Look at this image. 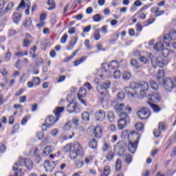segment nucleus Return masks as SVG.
Returning a JSON list of instances; mask_svg holds the SVG:
<instances>
[{"instance_id":"38","label":"nucleus","mask_w":176,"mask_h":176,"mask_svg":"<svg viewBox=\"0 0 176 176\" xmlns=\"http://www.w3.org/2000/svg\"><path fill=\"white\" fill-rule=\"evenodd\" d=\"M123 159H124L126 163L129 164V163H131V161L133 160V157L130 155H124Z\"/></svg>"},{"instance_id":"46","label":"nucleus","mask_w":176,"mask_h":176,"mask_svg":"<svg viewBox=\"0 0 176 176\" xmlns=\"http://www.w3.org/2000/svg\"><path fill=\"white\" fill-rule=\"evenodd\" d=\"M122 76V73L120 71L117 70L113 72V78L114 79H119Z\"/></svg>"},{"instance_id":"8","label":"nucleus","mask_w":176,"mask_h":176,"mask_svg":"<svg viewBox=\"0 0 176 176\" xmlns=\"http://www.w3.org/2000/svg\"><path fill=\"white\" fill-rule=\"evenodd\" d=\"M164 83V89L166 91H171L173 90V87H174V82L171 80V78H166L163 80Z\"/></svg>"},{"instance_id":"20","label":"nucleus","mask_w":176,"mask_h":176,"mask_svg":"<svg viewBox=\"0 0 176 176\" xmlns=\"http://www.w3.org/2000/svg\"><path fill=\"white\" fill-rule=\"evenodd\" d=\"M76 42H78V36L72 37L69 45L67 47V50H71V49H74V46L76 45Z\"/></svg>"},{"instance_id":"25","label":"nucleus","mask_w":176,"mask_h":176,"mask_svg":"<svg viewBox=\"0 0 176 176\" xmlns=\"http://www.w3.org/2000/svg\"><path fill=\"white\" fill-rule=\"evenodd\" d=\"M119 116L120 118V120L130 122V116H129V114H127V113L122 111L120 113Z\"/></svg>"},{"instance_id":"45","label":"nucleus","mask_w":176,"mask_h":176,"mask_svg":"<svg viewBox=\"0 0 176 176\" xmlns=\"http://www.w3.org/2000/svg\"><path fill=\"white\" fill-rule=\"evenodd\" d=\"M104 18L101 17V15H100V14H97L94 15L93 17L94 21H96V23L101 21Z\"/></svg>"},{"instance_id":"39","label":"nucleus","mask_w":176,"mask_h":176,"mask_svg":"<svg viewBox=\"0 0 176 176\" xmlns=\"http://www.w3.org/2000/svg\"><path fill=\"white\" fill-rule=\"evenodd\" d=\"M31 24H32V21L31 20V18H28L23 22V27H26L27 28H28V27H30Z\"/></svg>"},{"instance_id":"63","label":"nucleus","mask_w":176,"mask_h":176,"mask_svg":"<svg viewBox=\"0 0 176 176\" xmlns=\"http://www.w3.org/2000/svg\"><path fill=\"white\" fill-rule=\"evenodd\" d=\"M118 98H119V100H124V93L119 92L118 94Z\"/></svg>"},{"instance_id":"47","label":"nucleus","mask_w":176,"mask_h":176,"mask_svg":"<svg viewBox=\"0 0 176 176\" xmlns=\"http://www.w3.org/2000/svg\"><path fill=\"white\" fill-rule=\"evenodd\" d=\"M138 60L140 61V63H143V64H148V63H149V60H148V58H146L145 56H141L138 58Z\"/></svg>"},{"instance_id":"24","label":"nucleus","mask_w":176,"mask_h":176,"mask_svg":"<svg viewBox=\"0 0 176 176\" xmlns=\"http://www.w3.org/2000/svg\"><path fill=\"white\" fill-rule=\"evenodd\" d=\"M12 17L13 21L15 23V24H17L21 21V14L20 13L14 12Z\"/></svg>"},{"instance_id":"10","label":"nucleus","mask_w":176,"mask_h":176,"mask_svg":"<svg viewBox=\"0 0 176 176\" xmlns=\"http://www.w3.org/2000/svg\"><path fill=\"white\" fill-rule=\"evenodd\" d=\"M56 164H57L56 162L54 161H45L44 162V168L46 171H52L54 170V167H56Z\"/></svg>"},{"instance_id":"19","label":"nucleus","mask_w":176,"mask_h":176,"mask_svg":"<svg viewBox=\"0 0 176 176\" xmlns=\"http://www.w3.org/2000/svg\"><path fill=\"white\" fill-rule=\"evenodd\" d=\"M130 121H126L125 120H119L118 121V127L119 130H123V129L126 128V126H127V123H129Z\"/></svg>"},{"instance_id":"18","label":"nucleus","mask_w":176,"mask_h":176,"mask_svg":"<svg viewBox=\"0 0 176 176\" xmlns=\"http://www.w3.org/2000/svg\"><path fill=\"white\" fill-rule=\"evenodd\" d=\"M94 134L96 138H101L102 135V129H101V127L100 126H97L96 127H95L94 130Z\"/></svg>"},{"instance_id":"55","label":"nucleus","mask_w":176,"mask_h":176,"mask_svg":"<svg viewBox=\"0 0 176 176\" xmlns=\"http://www.w3.org/2000/svg\"><path fill=\"white\" fill-rule=\"evenodd\" d=\"M21 8H25V1H24V0H21L19 6L16 8V10H19V9H21Z\"/></svg>"},{"instance_id":"60","label":"nucleus","mask_w":176,"mask_h":176,"mask_svg":"<svg viewBox=\"0 0 176 176\" xmlns=\"http://www.w3.org/2000/svg\"><path fill=\"white\" fill-rule=\"evenodd\" d=\"M64 130H69V129H71V121H69L68 122H67L64 127H63Z\"/></svg>"},{"instance_id":"41","label":"nucleus","mask_w":176,"mask_h":176,"mask_svg":"<svg viewBox=\"0 0 176 176\" xmlns=\"http://www.w3.org/2000/svg\"><path fill=\"white\" fill-rule=\"evenodd\" d=\"M50 153H52V146H47L44 148L43 154L47 156L48 155H50Z\"/></svg>"},{"instance_id":"29","label":"nucleus","mask_w":176,"mask_h":176,"mask_svg":"<svg viewBox=\"0 0 176 176\" xmlns=\"http://www.w3.org/2000/svg\"><path fill=\"white\" fill-rule=\"evenodd\" d=\"M47 5L50 6V8H48V10H53V9H56V3L54 2V0H48Z\"/></svg>"},{"instance_id":"40","label":"nucleus","mask_w":176,"mask_h":176,"mask_svg":"<svg viewBox=\"0 0 176 176\" xmlns=\"http://www.w3.org/2000/svg\"><path fill=\"white\" fill-rule=\"evenodd\" d=\"M149 84L153 90H158L159 85H157V82L155 81H150Z\"/></svg>"},{"instance_id":"62","label":"nucleus","mask_w":176,"mask_h":176,"mask_svg":"<svg viewBox=\"0 0 176 176\" xmlns=\"http://www.w3.org/2000/svg\"><path fill=\"white\" fill-rule=\"evenodd\" d=\"M36 137H37L38 140H43V137H44L43 133L37 132Z\"/></svg>"},{"instance_id":"21","label":"nucleus","mask_w":176,"mask_h":176,"mask_svg":"<svg viewBox=\"0 0 176 176\" xmlns=\"http://www.w3.org/2000/svg\"><path fill=\"white\" fill-rule=\"evenodd\" d=\"M130 64L132 67H134V68H135L136 69H140V68L142 67L141 63H140L139 61L137 60V59H132L130 61Z\"/></svg>"},{"instance_id":"53","label":"nucleus","mask_w":176,"mask_h":176,"mask_svg":"<svg viewBox=\"0 0 176 176\" xmlns=\"http://www.w3.org/2000/svg\"><path fill=\"white\" fill-rule=\"evenodd\" d=\"M33 82L34 85L38 86V85H41V78H39V77H34L33 78Z\"/></svg>"},{"instance_id":"22","label":"nucleus","mask_w":176,"mask_h":176,"mask_svg":"<svg viewBox=\"0 0 176 176\" xmlns=\"http://www.w3.org/2000/svg\"><path fill=\"white\" fill-rule=\"evenodd\" d=\"M115 151H118L119 156H122L124 152V147L120 144H117L115 146Z\"/></svg>"},{"instance_id":"49","label":"nucleus","mask_w":176,"mask_h":176,"mask_svg":"<svg viewBox=\"0 0 176 176\" xmlns=\"http://www.w3.org/2000/svg\"><path fill=\"white\" fill-rule=\"evenodd\" d=\"M71 123L74 124V126H79V118L78 117H73Z\"/></svg>"},{"instance_id":"48","label":"nucleus","mask_w":176,"mask_h":176,"mask_svg":"<svg viewBox=\"0 0 176 176\" xmlns=\"http://www.w3.org/2000/svg\"><path fill=\"white\" fill-rule=\"evenodd\" d=\"M143 127L144 124L141 122H138L135 125V128L136 129V130H138V131H141Z\"/></svg>"},{"instance_id":"17","label":"nucleus","mask_w":176,"mask_h":176,"mask_svg":"<svg viewBox=\"0 0 176 176\" xmlns=\"http://www.w3.org/2000/svg\"><path fill=\"white\" fill-rule=\"evenodd\" d=\"M151 13H155V17H159V16H162V14H164V10H160L159 7H153L151 9Z\"/></svg>"},{"instance_id":"37","label":"nucleus","mask_w":176,"mask_h":176,"mask_svg":"<svg viewBox=\"0 0 176 176\" xmlns=\"http://www.w3.org/2000/svg\"><path fill=\"white\" fill-rule=\"evenodd\" d=\"M114 156H115V154H113L112 151H109L106 155L107 160L108 162H112Z\"/></svg>"},{"instance_id":"30","label":"nucleus","mask_w":176,"mask_h":176,"mask_svg":"<svg viewBox=\"0 0 176 176\" xmlns=\"http://www.w3.org/2000/svg\"><path fill=\"white\" fill-rule=\"evenodd\" d=\"M163 47H164V45L162 43H157L154 45V50H155L156 52H161V50H163Z\"/></svg>"},{"instance_id":"50","label":"nucleus","mask_w":176,"mask_h":176,"mask_svg":"<svg viewBox=\"0 0 176 176\" xmlns=\"http://www.w3.org/2000/svg\"><path fill=\"white\" fill-rule=\"evenodd\" d=\"M43 64V59L42 58H38L36 60V67H41Z\"/></svg>"},{"instance_id":"58","label":"nucleus","mask_w":176,"mask_h":176,"mask_svg":"<svg viewBox=\"0 0 176 176\" xmlns=\"http://www.w3.org/2000/svg\"><path fill=\"white\" fill-rule=\"evenodd\" d=\"M72 148V146H71V145L69 144H67L64 148H63V151L64 152H71V148Z\"/></svg>"},{"instance_id":"59","label":"nucleus","mask_w":176,"mask_h":176,"mask_svg":"<svg viewBox=\"0 0 176 176\" xmlns=\"http://www.w3.org/2000/svg\"><path fill=\"white\" fill-rule=\"evenodd\" d=\"M67 39H68V34H65L61 38L60 42L62 43H65V42H67Z\"/></svg>"},{"instance_id":"28","label":"nucleus","mask_w":176,"mask_h":176,"mask_svg":"<svg viewBox=\"0 0 176 176\" xmlns=\"http://www.w3.org/2000/svg\"><path fill=\"white\" fill-rule=\"evenodd\" d=\"M123 108H124V103L117 104L116 106H114V109L117 113L122 112V111H123Z\"/></svg>"},{"instance_id":"7","label":"nucleus","mask_w":176,"mask_h":176,"mask_svg":"<svg viewBox=\"0 0 176 176\" xmlns=\"http://www.w3.org/2000/svg\"><path fill=\"white\" fill-rule=\"evenodd\" d=\"M166 41H176V30H172L168 34H166L164 36V42L166 46H170V43Z\"/></svg>"},{"instance_id":"64","label":"nucleus","mask_w":176,"mask_h":176,"mask_svg":"<svg viewBox=\"0 0 176 176\" xmlns=\"http://www.w3.org/2000/svg\"><path fill=\"white\" fill-rule=\"evenodd\" d=\"M158 129L159 130H166V127L164 126V122H160Z\"/></svg>"},{"instance_id":"11","label":"nucleus","mask_w":176,"mask_h":176,"mask_svg":"<svg viewBox=\"0 0 176 176\" xmlns=\"http://www.w3.org/2000/svg\"><path fill=\"white\" fill-rule=\"evenodd\" d=\"M152 67L155 69H156V67L163 68V67H164V63L163 62L162 57H158L156 58L155 60H152Z\"/></svg>"},{"instance_id":"52","label":"nucleus","mask_w":176,"mask_h":176,"mask_svg":"<svg viewBox=\"0 0 176 176\" xmlns=\"http://www.w3.org/2000/svg\"><path fill=\"white\" fill-rule=\"evenodd\" d=\"M102 86L104 90H107V89H109V87H111V82L108 81L107 82H104L102 84Z\"/></svg>"},{"instance_id":"27","label":"nucleus","mask_w":176,"mask_h":176,"mask_svg":"<svg viewBox=\"0 0 176 176\" xmlns=\"http://www.w3.org/2000/svg\"><path fill=\"white\" fill-rule=\"evenodd\" d=\"M137 144H138L137 142H130L129 145V149L130 152H132V153H134V152H135V149H137Z\"/></svg>"},{"instance_id":"57","label":"nucleus","mask_w":176,"mask_h":176,"mask_svg":"<svg viewBox=\"0 0 176 176\" xmlns=\"http://www.w3.org/2000/svg\"><path fill=\"white\" fill-rule=\"evenodd\" d=\"M153 135L155 137V138H158V137H160V129L154 130Z\"/></svg>"},{"instance_id":"26","label":"nucleus","mask_w":176,"mask_h":176,"mask_svg":"<svg viewBox=\"0 0 176 176\" xmlns=\"http://www.w3.org/2000/svg\"><path fill=\"white\" fill-rule=\"evenodd\" d=\"M64 107H57L55 110H54V113L56 118L60 119V113L64 111Z\"/></svg>"},{"instance_id":"34","label":"nucleus","mask_w":176,"mask_h":176,"mask_svg":"<svg viewBox=\"0 0 176 176\" xmlns=\"http://www.w3.org/2000/svg\"><path fill=\"white\" fill-rule=\"evenodd\" d=\"M78 156H79V153L75 151V150L69 151L70 159L75 160Z\"/></svg>"},{"instance_id":"44","label":"nucleus","mask_w":176,"mask_h":176,"mask_svg":"<svg viewBox=\"0 0 176 176\" xmlns=\"http://www.w3.org/2000/svg\"><path fill=\"white\" fill-rule=\"evenodd\" d=\"M89 146L91 149H96V148H97V140H96V139H93L89 142Z\"/></svg>"},{"instance_id":"6","label":"nucleus","mask_w":176,"mask_h":176,"mask_svg":"<svg viewBox=\"0 0 176 176\" xmlns=\"http://www.w3.org/2000/svg\"><path fill=\"white\" fill-rule=\"evenodd\" d=\"M116 68H119V63L116 60H112L110 65L108 63H102L101 71L107 72L109 69H116Z\"/></svg>"},{"instance_id":"32","label":"nucleus","mask_w":176,"mask_h":176,"mask_svg":"<svg viewBox=\"0 0 176 176\" xmlns=\"http://www.w3.org/2000/svg\"><path fill=\"white\" fill-rule=\"evenodd\" d=\"M131 78V73L129 72H124L122 73L123 80H129Z\"/></svg>"},{"instance_id":"2","label":"nucleus","mask_w":176,"mask_h":176,"mask_svg":"<svg viewBox=\"0 0 176 176\" xmlns=\"http://www.w3.org/2000/svg\"><path fill=\"white\" fill-rule=\"evenodd\" d=\"M14 166H16L17 168L23 167V166H25L27 170H32V167H34V163L29 158H19L18 161L14 164Z\"/></svg>"},{"instance_id":"13","label":"nucleus","mask_w":176,"mask_h":176,"mask_svg":"<svg viewBox=\"0 0 176 176\" xmlns=\"http://www.w3.org/2000/svg\"><path fill=\"white\" fill-rule=\"evenodd\" d=\"M96 120L102 122L105 119V111L104 110H99L95 113Z\"/></svg>"},{"instance_id":"42","label":"nucleus","mask_w":176,"mask_h":176,"mask_svg":"<svg viewBox=\"0 0 176 176\" xmlns=\"http://www.w3.org/2000/svg\"><path fill=\"white\" fill-rule=\"evenodd\" d=\"M100 29H96L94 32V39L95 41H100V38H101V36H100Z\"/></svg>"},{"instance_id":"43","label":"nucleus","mask_w":176,"mask_h":176,"mask_svg":"<svg viewBox=\"0 0 176 176\" xmlns=\"http://www.w3.org/2000/svg\"><path fill=\"white\" fill-rule=\"evenodd\" d=\"M163 78H164V71H163V69H160L157 75V78L158 80H160V79H163Z\"/></svg>"},{"instance_id":"14","label":"nucleus","mask_w":176,"mask_h":176,"mask_svg":"<svg viewBox=\"0 0 176 176\" xmlns=\"http://www.w3.org/2000/svg\"><path fill=\"white\" fill-rule=\"evenodd\" d=\"M56 122H58V118H55L54 116H50L45 120V123L47 124V127H50L52 124H54V123H56Z\"/></svg>"},{"instance_id":"9","label":"nucleus","mask_w":176,"mask_h":176,"mask_svg":"<svg viewBox=\"0 0 176 176\" xmlns=\"http://www.w3.org/2000/svg\"><path fill=\"white\" fill-rule=\"evenodd\" d=\"M147 98L151 102H159L162 100V96L159 92H153L148 95Z\"/></svg>"},{"instance_id":"51","label":"nucleus","mask_w":176,"mask_h":176,"mask_svg":"<svg viewBox=\"0 0 176 176\" xmlns=\"http://www.w3.org/2000/svg\"><path fill=\"white\" fill-rule=\"evenodd\" d=\"M37 153H38V148H35V150L34 151V155H36V156L37 163H41V155H37Z\"/></svg>"},{"instance_id":"31","label":"nucleus","mask_w":176,"mask_h":176,"mask_svg":"<svg viewBox=\"0 0 176 176\" xmlns=\"http://www.w3.org/2000/svg\"><path fill=\"white\" fill-rule=\"evenodd\" d=\"M120 170H122V160L118 158L116 162V171H120Z\"/></svg>"},{"instance_id":"5","label":"nucleus","mask_w":176,"mask_h":176,"mask_svg":"<svg viewBox=\"0 0 176 176\" xmlns=\"http://www.w3.org/2000/svg\"><path fill=\"white\" fill-rule=\"evenodd\" d=\"M138 82H131L129 87H126L124 88L125 93L129 96V97H134V90H137Z\"/></svg>"},{"instance_id":"3","label":"nucleus","mask_w":176,"mask_h":176,"mask_svg":"<svg viewBox=\"0 0 176 176\" xmlns=\"http://www.w3.org/2000/svg\"><path fill=\"white\" fill-rule=\"evenodd\" d=\"M8 1L9 0H0V17L1 16H3V14H6L9 10H12V8L14 6L13 2H10L3 10V7Z\"/></svg>"},{"instance_id":"35","label":"nucleus","mask_w":176,"mask_h":176,"mask_svg":"<svg viewBox=\"0 0 176 176\" xmlns=\"http://www.w3.org/2000/svg\"><path fill=\"white\" fill-rule=\"evenodd\" d=\"M82 120H87V122H89V120H90V114L89 113V112L85 111L82 113Z\"/></svg>"},{"instance_id":"23","label":"nucleus","mask_w":176,"mask_h":176,"mask_svg":"<svg viewBox=\"0 0 176 176\" xmlns=\"http://www.w3.org/2000/svg\"><path fill=\"white\" fill-rule=\"evenodd\" d=\"M147 104L150 105V107L152 108V109L154 111V112H160L162 111V109L159 107V105L153 104L149 101H147Z\"/></svg>"},{"instance_id":"16","label":"nucleus","mask_w":176,"mask_h":176,"mask_svg":"<svg viewBox=\"0 0 176 176\" xmlns=\"http://www.w3.org/2000/svg\"><path fill=\"white\" fill-rule=\"evenodd\" d=\"M74 149L78 153V155L82 156V155H83V148H82L80 143L76 142L74 144Z\"/></svg>"},{"instance_id":"56","label":"nucleus","mask_w":176,"mask_h":176,"mask_svg":"<svg viewBox=\"0 0 176 176\" xmlns=\"http://www.w3.org/2000/svg\"><path fill=\"white\" fill-rule=\"evenodd\" d=\"M132 54H133V56H135V57H140L141 56V51L136 50L133 51Z\"/></svg>"},{"instance_id":"12","label":"nucleus","mask_w":176,"mask_h":176,"mask_svg":"<svg viewBox=\"0 0 176 176\" xmlns=\"http://www.w3.org/2000/svg\"><path fill=\"white\" fill-rule=\"evenodd\" d=\"M76 109H78V104L75 102H70L67 107V111L69 113L76 112Z\"/></svg>"},{"instance_id":"1","label":"nucleus","mask_w":176,"mask_h":176,"mask_svg":"<svg viewBox=\"0 0 176 176\" xmlns=\"http://www.w3.org/2000/svg\"><path fill=\"white\" fill-rule=\"evenodd\" d=\"M140 89V98H145L148 96V90H149V84L145 81L138 82L137 89Z\"/></svg>"},{"instance_id":"4","label":"nucleus","mask_w":176,"mask_h":176,"mask_svg":"<svg viewBox=\"0 0 176 176\" xmlns=\"http://www.w3.org/2000/svg\"><path fill=\"white\" fill-rule=\"evenodd\" d=\"M137 115L140 119H142V120H145L151 116V111L148 108L144 107L142 109H140L138 112Z\"/></svg>"},{"instance_id":"36","label":"nucleus","mask_w":176,"mask_h":176,"mask_svg":"<svg viewBox=\"0 0 176 176\" xmlns=\"http://www.w3.org/2000/svg\"><path fill=\"white\" fill-rule=\"evenodd\" d=\"M107 118L109 122H113L115 120V115L113 114V111H109L107 113Z\"/></svg>"},{"instance_id":"15","label":"nucleus","mask_w":176,"mask_h":176,"mask_svg":"<svg viewBox=\"0 0 176 176\" xmlns=\"http://www.w3.org/2000/svg\"><path fill=\"white\" fill-rule=\"evenodd\" d=\"M87 91L85 89H81L78 91V100L81 102V104H86V100L82 99L86 96Z\"/></svg>"},{"instance_id":"61","label":"nucleus","mask_w":176,"mask_h":176,"mask_svg":"<svg viewBox=\"0 0 176 176\" xmlns=\"http://www.w3.org/2000/svg\"><path fill=\"white\" fill-rule=\"evenodd\" d=\"M30 45H31V41H30L27 39H25L23 41V47H27L30 46Z\"/></svg>"},{"instance_id":"54","label":"nucleus","mask_w":176,"mask_h":176,"mask_svg":"<svg viewBox=\"0 0 176 176\" xmlns=\"http://www.w3.org/2000/svg\"><path fill=\"white\" fill-rule=\"evenodd\" d=\"M5 57H6V60L7 61H10V58H11V57H12V53H10V50H8V51L7 52V53L6 54Z\"/></svg>"},{"instance_id":"33","label":"nucleus","mask_w":176,"mask_h":176,"mask_svg":"<svg viewBox=\"0 0 176 176\" xmlns=\"http://www.w3.org/2000/svg\"><path fill=\"white\" fill-rule=\"evenodd\" d=\"M161 54L163 57H168V54H170V50L163 47L162 50H161Z\"/></svg>"}]
</instances>
